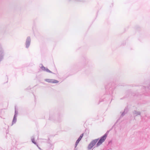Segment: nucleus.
Returning <instances> with one entry per match:
<instances>
[{
  "instance_id": "1",
  "label": "nucleus",
  "mask_w": 150,
  "mask_h": 150,
  "mask_svg": "<svg viewBox=\"0 0 150 150\" xmlns=\"http://www.w3.org/2000/svg\"><path fill=\"white\" fill-rule=\"evenodd\" d=\"M107 134L105 133L104 135L101 137L99 141L96 144V147L99 146L105 141L107 137Z\"/></svg>"
},
{
  "instance_id": "2",
  "label": "nucleus",
  "mask_w": 150,
  "mask_h": 150,
  "mask_svg": "<svg viewBox=\"0 0 150 150\" xmlns=\"http://www.w3.org/2000/svg\"><path fill=\"white\" fill-rule=\"evenodd\" d=\"M99 139H96L92 141L88 144V150L91 149L96 144Z\"/></svg>"
},
{
  "instance_id": "3",
  "label": "nucleus",
  "mask_w": 150,
  "mask_h": 150,
  "mask_svg": "<svg viewBox=\"0 0 150 150\" xmlns=\"http://www.w3.org/2000/svg\"><path fill=\"white\" fill-rule=\"evenodd\" d=\"M31 42L30 37L29 36L26 39L25 45L26 47H29L30 45Z\"/></svg>"
},
{
  "instance_id": "4",
  "label": "nucleus",
  "mask_w": 150,
  "mask_h": 150,
  "mask_svg": "<svg viewBox=\"0 0 150 150\" xmlns=\"http://www.w3.org/2000/svg\"><path fill=\"white\" fill-rule=\"evenodd\" d=\"M45 81L49 83H57L59 82V81L56 80L51 79H46Z\"/></svg>"
},
{
  "instance_id": "5",
  "label": "nucleus",
  "mask_w": 150,
  "mask_h": 150,
  "mask_svg": "<svg viewBox=\"0 0 150 150\" xmlns=\"http://www.w3.org/2000/svg\"><path fill=\"white\" fill-rule=\"evenodd\" d=\"M42 70L44 71H46L47 72H49L51 73H53L48 68H46L44 67L42 65V66L40 67Z\"/></svg>"
},
{
  "instance_id": "6",
  "label": "nucleus",
  "mask_w": 150,
  "mask_h": 150,
  "mask_svg": "<svg viewBox=\"0 0 150 150\" xmlns=\"http://www.w3.org/2000/svg\"><path fill=\"white\" fill-rule=\"evenodd\" d=\"M4 52L2 49L0 48V62L4 58Z\"/></svg>"
},
{
  "instance_id": "7",
  "label": "nucleus",
  "mask_w": 150,
  "mask_h": 150,
  "mask_svg": "<svg viewBox=\"0 0 150 150\" xmlns=\"http://www.w3.org/2000/svg\"><path fill=\"white\" fill-rule=\"evenodd\" d=\"M128 111V108H126L124 110V111L122 112V113L121 115L120 116V118L122 117H123L126 113Z\"/></svg>"
},
{
  "instance_id": "8",
  "label": "nucleus",
  "mask_w": 150,
  "mask_h": 150,
  "mask_svg": "<svg viewBox=\"0 0 150 150\" xmlns=\"http://www.w3.org/2000/svg\"><path fill=\"white\" fill-rule=\"evenodd\" d=\"M31 140L32 142L35 144L40 149V148L39 147L38 144H37L36 142L35 141V138L33 136L31 137Z\"/></svg>"
},
{
  "instance_id": "9",
  "label": "nucleus",
  "mask_w": 150,
  "mask_h": 150,
  "mask_svg": "<svg viewBox=\"0 0 150 150\" xmlns=\"http://www.w3.org/2000/svg\"><path fill=\"white\" fill-rule=\"evenodd\" d=\"M133 114L134 116H136L138 115H140V112L137 110H134L133 112Z\"/></svg>"
},
{
  "instance_id": "10",
  "label": "nucleus",
  "mask_w": 150,
  "mask_h": 150,
  "mask_svg": "<svg viewBox=\"0 0 150 150\" xmlns=\"http://www.w3.org/2000/svg\"><path fill=\"white\" fill-rule=\"evenodd\" d=\"M17 117L14 116L12 122V123L11 126H12L13 124H15L17 121Z\"/></svg>"
},
{
  "instance_id": "11",
  "label": "nucleus",
  "mask_w": 150,
  "mask_h": 150,
  "mask_svg": "<svg viewBox=\"0 0 150 150\" xmlns=\"http://www.w3.org/2000/svg\"><path fill=\"white\" fill-rule=\"evenodd\" d=\"M81 139L79 137L78 139H77V140H76L75 144V147H76L77 146L78 143H79V142L81 140Z\"/></svg>"
},
{
  "instance_id": "12",
  "label": "nucleus",
  "mask_w": 150,
  "mask_h": 150,
  "mask_svg": "<svg viewBox=\"0 0 150 150\" xmlns=\"http://www.w3.org/2000/svg\"><path fill=\"white\" fill-rule=\"evenodd\" d=\"M18 114V111L16 107L15 108V114L14 116L17 117Z\"/></svg>"
},
{
  "instance_id": "13",
  "label": "nucleus",
  "mask_w": 150,
  "mask_h": 150,
  "mask_svg": "<svg viewBox=\"0 0 150 150\" xmlns=\"http://www.w3.org/2000/svg\"><path fill=\"white\" fill-rule=\"evenodd\" d=\"M83 134H81L80 136L79 137V138H80L81 139H82V137H83Z\"/></svg>"
},
{
  "instance_id": "14",
  "label": "nucleus",
  "mask_w": 150,
  "mask_h": 150,
  "mask_svg": "<svg viewBox=\"0 0 150 150\" xmlns=\"http://www.w3.org/2000/svg\"><path fill=\"white\" fill-rule=\"evenodd\" d=\"M119 120V119H118V120H117V122Z\"/></svg>"
}]
</instances>
